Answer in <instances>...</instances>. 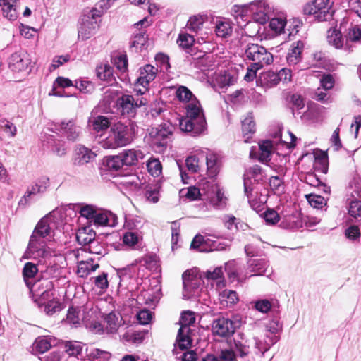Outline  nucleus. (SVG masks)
<instances>
[{
  "label": "nucleus",
  "mask_w": 361,
  "mask_h": 361,
  "mask_svg": "<svg viewBox=\"0 0 361 361\" xmlns=\"http://www.w3.org/2000/svg\"><path fill=\"white\" fill-rule=\"evenodd\" d=\"M273 8L266 1L258 0L249 4V21L252 19L264 25L271 18Z\"/></svg>",
  "instance_id": "obj_10"
},
{
  "label": "nucleus",
  "mask_w": 361,
  "mask_h": 361,
  "mask_svg": "<svg viewBox=\"0 0 361 361\" xmlns=\"http://www.w3.org/2000/svg\"><path fill=\"white\" fill-rule=\"evenodd\" d=\"M195 66L202 71H205L212 66V61L209 55H203L201 57L194 59Z\"/></svg>",
  "instance_id": "obj_59"
},
{
  "label": "nucleus",
  "mask_w": 361,
  "mask_h": 361,
  "mask_svg": "<svg viewBox=\"0 0 361 361\" xmlns=\"http://www.w3.org/2000/svg\"><path fill=\"white\" fill-rule=\"evenodd\" d=\"M100 17L101 12L97 8H92L82 15L78 28L79 40H87L97 32L100 27Z\"/></svg>",
  "instance_id": "obj_4"
},
{
  "label": "nucleus",
  "mask_w": 361,
  "mask_h": 361,
  "mask_svg": "<svg viewBox=\"0 0 361 361\" xmlns=\"http://www.w3.org/2000/svg\"><path fill=\"white\" fill-rule=\"evenodd\" d=\"M121 183L127 189L134 191L140 189L145 181L137 174L133 173L126 176Z\"/></svg>",
  "instance_id": "obj_36"
},
{
  "label": "nucleus",
  "mask_w": 361,
  "mask_h": 361,
  "mask_svg": "<svg viewBox=\"0 0 361 361\" xmlns=\"http://www.w3.org/2000/svg\"><path fill=\"white\" fill-rule=\"evenodd\" d=\"M30 63L28 53L23 49L15 51L8 58V68L13 73L27 74Z\"/></svg>",
  "instance_id": "obj_12"
},
{
  "label": "nucleus",
  "mask_w": 361,
  "mask_h": 361,
  "mask_svg": "<svg viewBox=\"0 0 361 361\" xmlns=\"http://www.w3.org/2000/svg\"><path fill=\"white\" fill-rule=\"evenodd\" d=\"M207 20V17L206 15L197 14L192 16L189 18L186 27L190 31L200 34Z\"/></svg>",
  "instance_id": "obj_32"
},
{
  "label": "nucleus",
  "mask_w": 361,
  "mask_h": 361,
  "mask_svg": "<svg viewBox=\"0 0 361 361\" xmlns=\"http://www.w3.org/2000/svg\"><path fill=\"white\" fill-rule=\"evenodd\" d=\"M348 214L357 219L361 217V202L357 200H353L350 202L348 208Z\"/></svg>",
  "instance_id": "obj_61"
},
{
  "label": "nucleus",
  "mask_w": 361,
  "mask_h": 361,
  "mask_svg": "<svg viewBox=\"0 0 361 361\" xmlns=\"http://www.w3.org/2000/svg\"><path fill=\"white\" fill-rule=\"evenodd\" d=\"M221 302H226V305H232L238 301V296L235 291L225 289L219 293Z\"/></svg>",
  "instance_id": "obj_56"
},
{
  "label": "nucleus",
  "mask_w": 361,
  "mask_h": 361,
  "mask_svg": "<svg viewBox=\"0 0 361 361\" xmlns=\"http://www.w3.org/2000/svg\"><path fill=\"white\" fill-rule=\"evenodd\" d=\"M345 37L347 42L361 43V25H351Z\"/></svg>",
  "instance_id": "obj_50"
},
{
  "label": "nucleus",
  "mask_w": 361,
  "mask_h": 361,
  "mask_svg": "<svg viewBox=\"0 0 361 361\" xmlns=\"http://www.w3.org/2000/svg\"><path fill=\"white\" fill-rule=\"evenodd\" d=\"M333 4L331 0H314L304 6L303 12L305 15L314 16L319 21H326L333 16Z\"/></svg>",
  "instance_id": "obj_5"
},
{
  "label": "nucleus",
  "mask_w": 361,
  "mask_h": 361,
  "mask_svg": "<svg viewBox=\"0 0 361 361\" xmlns=\"http://www.w3.org/2000/svg\"><path fill=\"white\" fill-rule=\"evenodd\" d=\"M72 85L73 82L71 80L59 76L55 80L53 85V89L51 90V92L49 93V94L57 97H63V94L61 92L56 90V86L64 88L67 87H71Z\"/></svg>",
  "instance_id": "obj_55"
},
{
  "label": "nucleus",
  "mask_w": 361,
  "mask_h": 361,
  "mask_svg": "<svg viewBox=\"0 0 361 361\" xmlns=\"http://www.w3.org/2000/svg\"><path fill=\"white\" fill-rule=\"evenodd\" d=\"M176 97L182 103H188V104L193 99H197L192 92L185 86L179 85L176 87Z\"/></svg>",
  "instance_id": "obj_41"
},
{
  "label": "nucleus",
  "mask_w": 361,
  "mask_h": 361,
  "mask_svg": "<svg viewBox=\"0 0 361 361\" xmlns=\"http://www.w3.org/2000/svg\"><path fill=\"white\" fill-rule=\"evenodd\" d=\"M242 130L245 137V142H247L248 139L250 138L249 135L253 134L255 131V123L252 116H247L242 121Z\"/></svg>",
  "instance_id": "obj_43"
},
{
  "label": "nucleus",
  "mask_w": 361,
  "mask_h": 361,
  "mask_svg": "<svg viewBox=\"0 0 361 361\" xmlns=\"http://www.w3.org/2000/svg\"><path fill=\"white\" fill-rule=\"evenodd\" d=\"M56 344V338L51 336H38L33 343V350L38 353H44Z\"/></svg>",
  "instance_id": "obj_24"
},
{
  "label": "nucleus",
  "mask_w": 361,
  "mask_h": 361,
  "mask_svg": "<svg viewBox=\"0 0 361 361\" xmlns=\"http://www.w3.org/2000/svg\"><path fill=\"white\" fill-rule=\"evenodd\" d=\"M278 341L279 338L277 336H269V334H267L266 338L264 340H262L257 336H253L249 343H252V348L255 350V353L263 355Z\"/></svg>",
  "instance_id": "obj_21"
},
{
  "label": "nucleus",
  "mask_w": 361,
  "mask_h": 361,
  "mask_svg": "<svg viewBox=\"0 0 361 361\" xmlns=\"http://www.w3.org/2000/svg\"><path fill=\"white\" fill-rule=\"evenodd\" d=\"M142 238L137 232H126L123 236V242L125 245L132 247L136 245Z\"/></svg>",
  "instance_id": "obj_62"
},
{
  "label": "nucleus",
  "mask_w": 361,
  "mask_h": 361,
  "mask_svg": "<svg viewBox=\"0 0 361 361\" xmlns=\"http://www.w3.org/2000/svg\"><path fill=\"white\" fill-rule=\"evenodd\" d=\"M149 173L154 177H158L162 171V166L158 159L151 158L147 162Z\"/></svg>",
  "instance_id": "obj_53"
},
{
  "label": "nucleus",
  "mask_w": 361,
  "mask_h": 361,
  "mask_svg": "<svg viewBox=\"0 0 361 361\" xmlns=\"http://www.w3.org/2000/svg\"><path fill=\"white\" fill-rule=\"evenodd\" d=\"M133 140L132 128L118 122L110 126L106 135H100L99 143L104 149H116L129 145Z\"/></svg>",
  "instance_id": "obj_3"
},
{
  "label": "nucleus",
  "mask_w": 361,
  "mask_h": 361,
  "mask_svg": "<svg viewBox=\"0 0 361 361\" xmlns=\"http://www.w3.org/2000/svg\"><path fill=\"white\" fill-rule=\"evenodd\" d=\"M327 42L329 45L338 49H344L351 51L352 46L348 42H344L341 32L336 28L329 29L327 32Z\"/></svg>",
  "instance_id": "obj_19"
},
{
  "label": "nucleus",
  "mask_w": 361,
  "mask_h": 361,
  "mask_svg": "<svg viewBox=\"0 0 361 361\" xmlns=\"http://www.w3.org/2000/svg\"><path fill=\"white\" fill-rule=\"evenodd\" d=\"M147 334V331H127L123 335V338L126 341L131 342L135 344H140L143 341Z\"/></svg>",
  "instance_id": "obj_45"
},
{
  "label": "nucleus",
  "mask_w": 361,
  "mask_h": 361,
  "mask_svg": "<svg viewBox=\"0 0 361 361\" xmlns=\"http://www.w3.org/2000/svg\"><path fill=\"white\" fill-rule=\"evenodd\" d=\"M286 24V20L282 17L273 18L269 23L270 28L276 33H281Z\"/></svg>",
  "instance_id": "obj_63"
},
{
  "label": "nucleus",
  "mask_w": 361,
  "mask_h": 361,
  "mask_svg": "<svg viewBox=\"0 0 361 361\" xmlns=\"http://www.w3.org/2000/svg\"><path fill=\"white\" fill-rule=\"evenodd\" d=\"M144 157L145 154L141 150L135 149H125L120 153V157H122L125 166L136 165Z\"/></svg>",
  "instance_id": "obj_25"
},
{
  "label": "nucleus",
  "mask_w": 361,
  "mask_h": 361,
  "mask_svg": "<svg viewBox=\"0 0 361 361\" xmlns=\"http://www.w3.org/2000/svg\"><path fill=\"white\" fill-rule=\"evenodd\" d=\"M239 336H240V340L235 339L234 344L240 355L244 356L249 353L250 349L252 348V343H249L250 339L245 340L243 334H240Z\"/></svg>",
  "instance_id": "obj_44"
},
{
  "label": "nucleus",
  "mask_w": 361,
  "mask_h": 361,
  "mask_svg": "<svg viewBox=\"0 0 361 361\" xmlns=\"http://www.w3.org/2000/svg\"><path fill=\"white\" fill-rule=\"evenodd\" d=\"M195 322V313L192 311H185L182 313L180 319V327L178 330L176 345L181 350L190 348L192 341L188 336L190 326Z\"/></svg>",
  "instance_id": "obj_7"
},
{
  "label": "nucleus",
  "mask_w": 361,
  "mask_h": 361,
  "mask_svg": "<svg viewBox=\"0 0 361 361\" xmlns=\"http://www.w3.org/2000/svg\"><path fill=\"white\" fill-rule=\"evenodd\" d=\"M236 328L235 322L228 318L221 317L214 320L212 331L214 335L227 338L233 334Z\"/></svg>",
  "instance_id": "obj_13"
},
{
  "label": "nucleus",
  "mask_w": 361,
  "mask_h": 361,
  "mask_svg": "<svg viewBox=\"0 0 361 361\" xmlns=\"http://www.w3.org/2000/svg\"><path fill=\"white\" fill-rule=\"evenodd\" d=\"M43 305H44V312L47 315H52L61 310V304L53 296L49 300H46L45 302H43Z\"/></svg>",
  "instance_id": "obj_47"
},
{
  "label": "nucleus",
  "mask_w": 361,
  "mask_h": 361,
  "mask_svg": "<svg viewBox=\"0 0 361 361\" xmlns=\"http://www.w3.org/2000/svg\"><path fill=\"white\" fill-rule=\"evenodd\" d=\"M99 267V264H94L91 262L81 261L78 266L77 273L80 277H86L92 272H94Z\"/></svg>",
  "instance_id": "obj_42"
},
{
  "label": "nucleus",
  "mask_w": 361,
  "mask_h": 361,
  "mask_svg": "<svg viewBox=\"0 0 361 361\" xmlns=\"http://www.w3.org/2000/svg\"><path fill=\"white\" fill-rule=\"evenodd\" d=\"M173 126L168 123L160 125L159 128L157 129L156 134L154 135L155 140L166 139L169 135L172 134Z\"/></svg>",
  "instance_id": "obj_54"
},
{
  "label": "nucleus",
  "mask_w": 361,
  "mask_h": 361,
  "mask_svg": "<svg viewBox=\"0 0 361 361\" xmlns=\"http://www.w3.org/2000/svg\"><path fill=\"white\" fill-rule=\"evenodd\" d=\"M204 195L207 196L210 203L216 208L221 209L226 204V197L218 187L214 185H207Z\"/></svg>",
  "instance_id": "obj_20"
},
{
  "label": "nucleus",
  "mask_w": 361,
  "mask_h": 361,
  "mask_svg": "<svg viewBox=\"0 0 361 361\" xmlns=\"http://www.w3.org/2000/svg\"><path fill=\"white\" fill-rule=\"evenodd\" d=\"M104 326L109 333H115L121 325V318L118 313L111 312L104 316Z\"/></svg>",
  "instance_id": "obj_34"
},
{
  "label": "nucleus",
  "mask_w": 361,
  "mask_h": 361,
  "mask_svg": "<svg viewBox=\"0 0 361 361\" xmlns=\"http://www.w3.org/2000/svg\"><path fill=\"white\" fill-rule=\"evenodd\" d=\"M214 32L217 37L221 38H227L232 35V24L227 19H217L215 23Z\"/></svg>",
  "instance_id": "obj_31"
},
{
  "label": "nucleus",
  "mask_w": 361,
  "mask_h": 361,
  "mask_svg": "<svg viewBox=\"0 0 361 361\" xmlns=\"http://www.w3.org/2000/svg\"><path fill=\"white\" fill-rule=\"evenodd\" d=\"M245 56L257 68H264L274 61L272 54L258 44H248L245 49Z\"/></svg>",
  "instance_id": "obj_6"
},
{
  "label": "nucleus",
  "mask_w": 361,
  "mask_h": 361,
  "mask_svg": "<svg viewBox=\"0 0 361 361\" xmlns=\"http://www.w3.org/2000/svg\"><path fill=\"white\" fill-rule=\"evenodd\" d=\"M202 159L206 160L207 175L210 178L215 177L219 172L221 167L220 156L213 152H206L200 151Z\"/></svg>",
  "instance_id": "obj_16"
},
{
  "label": "nucleus",
  "mask_w": 361,
  "mask_h": 361,
  "mask_svg": "<svg viewBox=\"0 0 361 361\" xmlns=\"http://www.w3.org/2000/svg\"><path fill=\"white\" fill-rule=\"evenodd\" d=\"M232 14L240 26H242V25H240L239 19H241L243 22L249 23V4L233 6L232 8Z\"/></svg>",
  "instance_id": "obj_37"
},
{
  "label": "nucleus",
  "mask_w": 361,
  "mask_h": 361,
  "mask_svg": "<svg viewBox=\"0 0 361 361\" xmlns=\"http://www.w3.org/2000/svg\"><path fill=\"white\" fill-rule=\"evenodd\" d=\"M219 245L216 242H212L209 238L197 234L193 238L190 248L201 252H208L218 250Z\"/></svg>",
  "instance_id": "obj_18"
},
{
  "label": "nucleus",
  "mask_w": 361,
  "mask_h": 361,
  "mask_svg": "<svg viewBox=\"0 0 361 361\" xmlns=\"http://www.w3.org/2000/svg\"><path fill=\"white\" fill-rule=\"evenodd\" d=\"M96 156V154L91 149L82 145H78L74 151L73 164L75 166H83L94 161Z\"/></svg>",
  "instance_id": "obj_17"
},
{
  "label": "nucleus",
  "mask_w": 361,
  "mask_h": 361,
  "mask_svg": "<svg viewBox=\"0 0 361 361\" xmlns=\"http://www.w3.org/2000/svg\"><path fill=\"white\" fill-rule=\"evenodd\" d=\"M319 222L320 219L317 217L307 216L300 219L293 216L290 218V224L288 227L291 229H298L302 228L303 224H305L306 227L311 228Z\"/></svg>",
  "instance_id": "obj_29"
},
{
  "label": "nucleus",
  "mask_w": 361,
  "mask_h": 361,
  "mask_svg": "<svg viewBox=\"0 0 361 361\" xmlns=\"http://www.w3.org/2000/svg\"><path fill=\"white\" fill-rule=\"evenodd\" d=\"M94 222L93 224L96 226H114V215L111 213H106L100 209L98 214L94 216Z\"/></svg>",
  "instance_id": "obj_40"
},
{
  "label": "nucleus",
  "mask_w": 361,
  "mask_h": 361,
  "mask_svg": "<svg viewBox=\"0 0 361 361\" xmlns=\"http://www.w3.org/2000/svg\"><path fill=\"white\" fill-rule=\"evenodd\" d=\"M92 361H108L111 357V353L106 350L93 348L87 354Z\"/></svg>",
  "instance_id": "obj_46"
},
{
  "label": "nucleus",
  "mask_w": 361,
  "mask_h": 361,
  "mask_svg": "<svg viewBox=\"0 0 361 361\" xmlns=\"http://www.w3.org/2000/svg\"><path fill=\"white\" fill-rule=\"evenodd\" d=\"M140 75L134 84V91L137 95H142L148 90V86L150 82L153 81L158 73L157 68L147 64L139 69Z\"/></svg>",
  "instance_id": "obj_11"
},
{
  "label": "nucleus",
  "mask_w": 361,
  "mask_h": 361,
  "mask_svg": "<svg viewBox=\"0 0 361 361\" xmlns=\"http://www.w3.org/2000/svg\"><path fill=\"white\" fill-rule=\"evenodd\" d=\"M201 150H196L195 154L189 156L185 160L187 169L192 173H197L201 170L203 163V159H202L200 154Z\"/></svg>",
  "instance_id": "obj_35"
},
{
  "label": "nucleus",
  "mask_w": 361,
  "mask_h": 361,
  "mask_svg": "<svg viewBox=\"0 0 361 361\" xmlns=\"http://www.w3.org/2000/svg\"><path fill=\"white\" fill-rule=\"evenodd\" d=\"M194 37L185 32H180L177 39V44L183 49L190 48L194 43Z\"/></svg>",
  "instance_id": "obj_57"
},
{
  "label": "nucleus",
  "mask_w": 361,
  "mask_h": 361,
  "mask_svg": "<svg viewBox=\"0 0 361 361\" xmlns=\"http://www.w3.org/2000/svg\"><path fill=\"white\" fill-rule=\"evenodd\" d=\"M96 238V233L90 226L80 228L76 233L78 243L86 247Z\"/></svg>",
  "instance_id": "obj_28"
},
{
  "label": "nucleus",
  "mask_w": 361,
  "mask_h": 361,
  "mask_svg": "<svg viewBox=\"0 0 361 361\" xmlns=\"http://www.w3.org/2000/svg\"><path fill=\"white\" fill-rule=\"evenodd\" d=\"M259 159L260 161L265 163L271 159V155L273 150V143L271 140L262 141L259 145Z\"/></svg>",
  "instance_id": "obj_39"
},
{
  "label": "nucleus",
  "mask_w": 361,
  "mask_h": 361,
  "mask_svg": "<svg viewBox=\"0 0 361 361\" xmlns=\"http://www.w3.org/2000/svg\"><path fill=\"white\" fill-rule=\"evenodd\" d=\"M248 269L253 273L252 276H261L266 273L269 262L264 258L250 259L247 262Z\"/></svg>",
  "instance_id": "obj_27"
},
{
  "label": "nucleus",
  "mask_w": 361,
  "mask_h": 361,
  "mask_svg": "<svg viewBox=\"0 0 361 361\" xmlns=\"http://www.w3.org/2000/svg\"><path fill=\"white\" fill-rule=\"evenodd\" d=\"M113 63L121 73H125L128 69V59L126 54H118L114 56Z\"/></svg>",
  "instance_id": "obj_60"
},
{
  "label": "nucleus",
  "mask_w": 361,
  "mask_h": 361,
  "mask_svg": "<svg viewBox=\"0 0 361 361\" xmlns=\"http://www.w3.org/2000/svg\"><path fill=\"white\" fill-rule=\"evenodd\" d=\"M37 272V268L35 264L27 262L25 264L23 274L24 277L25 282L27 287H30L31 285V282L30 279L33 278Z\"/></svg>",
  "instance_id": "obj_52"
},
{
  "label": "nucleus",
  "mask_w": 361,
  "mask_h": 361,
  "mask_svg": "<svg viewBox=\"0 0 361 361\" xmlns=\"http://www.w3.org/2000/svg\"><path fill=\"white\" fill-rule=\"evenodd\" d=\"M89 126L97 133L103 131L111 126L109 119L103 116H98L90 118L89 120Z\"/></svg>",
  "instance_id": "obj_38"
},
{
  "label": "nucleus",
  "mask_w": 361,
  "mask_h": 361,
  "mask_svg": "<svg viewBox=\"0 0 361 361\" xmlns=\"http://www.w3.org/2000/svg\"><path fill=\"white\" fill-rule=\"evenodd\" d=\"M345 238L353 243H357L360 241L361 237V232L359 226L351 225L348 227L344 232Z\"/></svg>",
  "instance_id": "obj_51"
},
{
  "label": "nucleus",
  "mask_w": 361,
  "mask_h": 361,
  "mask_svg": "<svg viewBox=\"0 0 361 361\" xmlns=\"http://www.w3.org/2000/svg\"><path fill=\"white\" fill-rule=\"evenodd\" d=\"M50 186V180L47 176H42L37 179L35 184L29 188L24 196L20 200L19 205L25 206L32 195L44 193Z\"/></svg>",
  "instance_id": "obj_15"
},
{
  "label": "nucleus",
  "mask_w": 361,
  "mask_h": 361,
  "mask_svg": "<svg viewBox=\"0 0 361 361\" xmlns=\"http://www.w3.org/2000/svg\"><path fill=\"white\" fill-rule=\"evenodd\" d=\"M60 129L66 134L68 140L75 141L80 135V128L77 126L73 120L62 121L60 123Z\"/></svg>",
  "instance_id": "obj_33"
},
{
  "label": "nucleus",
  "mask_w": 361,
  "mask_h": 361,
  "mask_svg": "<svg viewBox=\"0 0 361 361\" xmlns=\"http://www.w3.org/2000/svg\"><path fill=\"white\" fill-rule=\"evenodd\" d=\"M304 42L301 40L293 42L288 50L286 59L289 66H295L301 61V54L304 49Z\"/></svg>",
  "instance_id": "obj_23"
},
{
  "label": "nucleus",
  "mask_w": 361,
  "mask_h": 361,
  "mask_svg": "<svg viewBox=\"0 0 361 361\" xmlns=\"http://www.w3.org/2000/svg\"><path fill=\"white\" fill-rule=\"evenodd\" d=\"M262 169L258 165H255L247 170L244 178V191L247 196L248 201L250 202L252 197L253 187L252 185V179L255 182H258L262 180Z\"/></svg>",
  "instance_id": "obj_14"
},
{
  "label": "nucleus",
  "mask_w": 361,
  "mask_h": 361,
  "mask_svg": "<svg viewBox=\"0 0 361 361\" xmlns=\"http://www.w3.org/2000/svg\"><path fill=\"white\" fill-rule=\"evenodd\" d=\"M185 109L186 117L180 120V129L194 136L204 133L207 130V122L200 102L193 99Z\"/></svg>",
  "instance_id": "obj_2"
},
{
  "label": "nucleus",
  "mask_w": 361,
  "mask_h": 361,
  "mask_svg": "<svg viewBox=\"0 0 361 361\" xmlns=\"http://www.w3.org/2000/svg\"><path fill=\"white\" fill-rule=\"evenodd\" d=\"M32 293V300L37 303L39 306L42 305V302L46 300H49L54 296V284L52 281L44 279L34 283H31L29 287Z\"/></svg>",
  "instance_id": "obj_9"
},
{
  "label": "nucleus",
  "mask_w": 361,
  "mask_h": 361,
  "mask_svg": "<svg viewBox=\"0 0 361 361\" xmlns=\"http://www.w3.org/2000/svg\"><path fill=\"white\" fill-rule=\"evenodd\" d=\"M147 103V100L145 97L135 98L133 95L123 94L116 99L115 105L121 115L133 117L137 109Z\"/></svg>",
  "instance_id": "obj_8"
},
{
  "label": "nucleus",
  "mask_w": 361,
  "mask_h": 361,
  "mask_svg": "<svg viewBox=\"0 0 361 361\" xmlns=\"http://www.w3.org/2000/svg\"><path fill=\"white\" fill-rule=\"evenodd\" d=\"M64 352L69 357L79 358L82 357L84 350H87L86 345L77 341H66L63 344Z\"/></svg>",
  "instance_id": "obj_26"
},
{
  "label": "nucleus",
  "mask_w": 361,
  "mask_h": 361,
  "mask_svg": "<svg viewBox=\"0 0 361 361\" xmlns=\"http://www.w3.org/2000/svg\"><path fill=\"white\" fill-rule=\"evenodd\" d=\"M97 74L100 80L107 81L108 82H111L114 79L112 68L109 65H104L97 67Z\"/></svg>",
  "instance_id": "obj_49"
},
{
  "label": "nucleus",
  "mask_w": 361,
  "mask_h": 361,
  "mask_svg": "<svg viewBox=\"0 0 361 361\" xmlns=\"http://www.w3.org/2000/svg\"><path fill=\"white\" fill-rule=\"evenodd\" d=\"M18 0H0V6L2 8L3 15L11 21L18 18V13L16 9V3Z\"/></svg>",
  "instance_id": "obj_30"
},
{
  "label": "nucleus",
  "mask_w": 361,
  "mask_h": 361,
  "mask_svg": "<svg viewBox=\"0 0 361 361\" xmlns=\"http://www.w3.org/2000/svg\"><path fill=\"white\" fill-rule=\"evenodd\" d=\"M264 85L269 87H274L279 83V77L276 72L268 71L262 77V79Z\"/></svg>",
  "instance_id": "obj_64"
},
{
  "label": "nucleus",
  "mask_w": 361,
  "mask_h": 361,
  "mask_svg": "<svg viewBox=\"0 0 361 361\" xmlns=\"http://www.w3.org/2000/svg\"><path fill=\"white\" fill-rule=\"evenodd\" d=\"M55 225L51 216L43 217L36 225L30 237L27 252L34 258H46L50 256V252L47 249V238L51 236L53 227Z\"/></svg>",
  "instance_id": "obj_1"
},
{
  "label": "nucleus",
  "mask_w": 361,
  "mask_h": 361,
  "mask_svg": "<svg viewBox=\"0 0 361 361\" xmlns=\"http://www.w3.org/2000/svg\"><path fill=\"white\" fill-rule=\"evenodd\" d=\"M107 167L114 171H118L125 166L122 157H120V153L116 156H111L106 159Z\"/></svg>",
  "instance_id": "obj_58"
},
{
  "label": "nucleus",
  "mask_w": 361,
  "mask_h": 361,
  "mask_svg": "<svg viewBox=\"0 0 361 361\" xmlns=\"http://www.w3.org/2000/svg\"><path fill=\"white\" fill-rule=\"evenodd\" d=\"M183 282L185 297L189 298L197 293V288L200 284V279L195 276H191L190 271H186L183 274Z\"/></svg>",
  "instance_id": "obj_22"
},
{
  "label": "nucleus",
  "mask_w": 361,
  "mask_h": 361,
  "mask_svg": "<svg viewBox=\"0 0 361 361\" xmlns=\"http://www.w3.org/2000/svg\"><path fill=\"white\" fill-rule=\"evenodd\" d=\"M305 197L309 204L314 208L322 209L327 204V200L324 197L314 193L305 195Z\"/></svg>",
  "instance_id": "obj_48"
}]
</instances>
